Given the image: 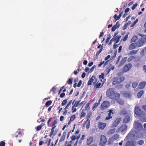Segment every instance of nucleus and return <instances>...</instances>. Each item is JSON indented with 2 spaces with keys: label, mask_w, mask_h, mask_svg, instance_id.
<instances>
[{
  "label": "nucleus",
  "mask_w": 146,
  "mask_h": 146,
  "mask_svg": "<svg viewBox=\"0 0 146 146\" xmlns=\"http://www.w3.org/2000/svg\"><path fill=\"white\" fill-rule=\"evenodd\" d=\"M90 120H88V121L87 122H86V121L85 123H86L87 124L86 128L87 129H88L89 128L90 126Z\"/></svg>",
  "instance_id": "ea45409f"
},
{
  "label": "nucleus",
  "mask_w": 146,
  "mask_h": 146,
  "mask_svg": "<svg viewBox=\"0 0 146 146\" xmlns=\"http://www.w3.org/2000/svg\"><path fill=\"white\" fill-rule=\"evenodd\" d=\"M121 36H119L116 37V43H118L119 42L120 39H121Z\"/></svg>",
  "instance_id": "c03bdc74"
},
{
  "label": "nucleus",
  "mask_w": 146,
  "mask_h": 146,
  "mask_svg": "<svg viewBox=\"0 0 146 146\" xmlns=\"http://www.w3.org/2000/svg\"><path fill=\"white\" fill-rule=\"evenodd\" d=\"M138 35L142 37L137 42V46L139 47H141L143 45L144 43L146 42V35H143L140 33Z\"/></svg>",
  "instance_id": "f03ea898"
},
{
  "label": "nucleus",
  "mask_w": 146,
  "mask_h": 146,
  "mask_svg": "<svg viewBox=\"0 0 146 146\" xmlns=\"http://www.w3.org/2000/svg\"><path fill=\"white\" fill-rule=\"evenodd\" d=\"M128 26V23H126L123 26V30H125L126 29L127 27Z\"/></svg>",
  "instance_id": "e2e57ef3"
},
{
  "label": "nucleus",
  "mask_w": 146,
  "mask_h": 146,
  "mask_svg": "<svg viewBox=\"0 0 146 146\" xmlns=\"http://www.w3.org/2000/svg\"><path fill=\"white\" fill-rule=\"evenodd\" d=\"M138 39V37L136 36H134L132 37L131 40V42H135Z\"/></svg>",
  "instance_id": "cd10ccee"
},
{
  "label": "nucleus",
  "mask_w": 146,
  "mask_h": 146,
  "mask_svg": "<svg viewBox=\"0 0 146 146\" xmlns=\"http://www.w3.org/2000/svg\"><path fill=\"white\" fill-rule=\"evenodd\" d=\"M42 127H41V126H40V125L36 127V130L37 131H39L41 129Z\"/></svg>",
  "instance_id": "6e6d98bb"
},
{
  "label": "nucleus",
  "mask_w": 146,
  "mask_h": 146,
  "mask_svg": "<svg viewBox=\"0 0 146 146\" xmlns=\"http://www.w3.org/2000/svg\"><path fill=\"white\" fill-rule=\"evenodd\" d=\"M114 140L112 137L110 138L108 141V143L110 144H112Z\"/></svg>",
  "instance_id": "473e14b6"
},
{
  "label": "nucleus",
  "mask_w": 146,
  "mask_h": 146,
  "mask_svg": "<svg viewBox=\"0 0 146 146\" xmlns=\"http://www.w3.org/2000/svg\"><path fill=\"white\" fill-rule=\"evenodd\" d=\"M115 92L112 88H110L108 89L106 92L107 96L111 99H113L114 97Z\"/></svg>",
  "instance_id": "20e7f679"
},
{
  "label": "nucleus",
  "mask_w": 146,
  "mask_h": 146,
  "mask_svg": "<svg viewBox=\"0 0 146 146\" xmlns=\"http://www.w3.org/2000/svg\"><path fill=\"white\" fill-rule=\"evenodd\" d=\"M119 136H120L119 134H115L113 135V136L112 137L114 140H115L117 139H118L119 138Z\"/></svg>",
  "instance_id": "bb28decb"
},
{
  "label": "nucleus",
  "mask_w": 146,
  "mask_h": 146,
  "mask_svg": "<svg viewBox=\"0 0 146 146\" xmlns=\"http://www.w3.org/2000/svg\"><path fill=\"white\" fill-rule=\"evenodd\" d=\"M143 93V90L139 92L137 94V96L139 98H140L142 94Z\"/></svg>",
  "instance_id": "72a5a7b5"
},
{
  "label": "nucleus",
  "mask_w": 146,
  "mask_h": 146,
  "mask_svg": "<svg viewBox=\"0 0 146 146\" xmlns=\"http://www.w3.org/2000/svg\"><path fill=\"white\" fill-rule=\"evenodd\" d=\"M114 26H115V27L117 28V29L118 28L120 25V24L119 23V21H117L116 24Z\"/></svg>",
  "instance_id": "79ce46f5"
},
{
  "label": "nucleus",
  "mask_w": 146,
  "mask_h": 146,
  "mask_svg": "<svg viewBox=\"0 0 146 146\" xmlns=\"http://www.w3.org/2000/svg\"><path fill=\"white\" fill-rule=\"evenodd\" d=\"M108 35L109 36V37L107 38L106 41V44H108V43L109 40L111 38L110 35Z\"/></svg>",
  "instance_id": "09e8293b"
},
{
  "label": "nucleus",
  "mask_w": 146,
  "mask_h": 146,
  "mask_svg": "<svg viewBox=\"0 0 146 146\" xmlns=\"http://www.w3.org/2000/svg\"><path fill=\"white\" fill-rule=\"evenodd\" d=\"M56 90V88L55 86H53L52 87L51 90L54 93H55Z\"/></svg>",
  "instance_id": "680f3d73"
},
{
  "label": "nucleus",
  "mask_w": 146,
  "mask_h": 146,
  "mask_svg": "<svg viewBox=\"0 0 146 146\" xmlns=\"http://www.w3.org/2000/svg\"><path fill=\"white\" fill-rule=\"evenodd\" d=\"M109 111V113L108 114V116L106 118V119L107 120H109L110 118H111L113 115L115 113V111H114L113 110H110Z\"/></svg>",
  "instance_id": "9d476101"
},
{
  "label": "nucleus",
  "mask_w": 146,
  "mask_h": 146,
  "mask_svg": "<svg viewBox=\"0 0 146 146\" xmlns=\"http://www.w3.org/2000/svg\"><path fill=\"white\" fill-rule=\"evenodd\" d=\"M145 84L146 82L145 81L141 82L140 83L138 87L139 88L142 89L145 87Z\"/></svg>",
  "instance_id": "dca6fc26"
},
{
  "label": "nucleus",
  "mask_w": 146,
  "mask_h": 146,
  "mask_svg": "<svg viewBox=\"0 0 146 146\" xmlns=\"http://www.w3.org/2000/svg\"><path fill=\"white\" fill-rule=\"evenodd\" d=\"M96 66L95 65H94L90 69L89 72L90 73L92 72L94 68H96Z\"/></svg>",
  "instance_id": "e433bc0d"
},
{
  "label": "nucleus",
  "mask_w": 146,
  "mask_h": 146,
  "mask_svg": "<svg viewBox=\"0 0 146 146\" xmlns=\"http://www.w3.org/2000/svg\"><path fill=\"white\" fill-rule=\"evenodd\" d=\"M86 115V113L85 112V110H83L82 111L81 115V118L84 117Z\"/></svg>",
  "instance_id": "f704fd0d"
},
{
  "label": "nucleus",
  "mask_w": 146,
  "mask_h": 146,
  "mask_svg": "<svg viewBox=\"0 0 146 146\" xmlns=\"http://www.w3.org/2000/svg\"><path fill=\"white\" fill-rule=\"evenodd\" d=\"M134 125L136 129L138 130H141L143 129V127L141 123L138 121H135L134 122Z\"/></svg>",
  "instance_id": "0eeeda50"
},
{
  "label": "nucleus",
  "mask_w": 146,
  "mask_h": 146,
  "mask_svg": "<svg viewBox=\"0 0 146 146\" xmlns=\"http://www.w3.org/2000/svg\"><path fill=\"white\" fill-rule=\"evenodd\" d=\"M114 94L115 97H114V98L113 99L115 100L118 99L119 98L120 96L119 94L117 93H116L115 92Z\"/></svg>",
  "instance_id": "a878e982"
},
{
  "label": "nucleus",
  "mask_w": 146,
  "mask_h": 146,
  "mask_svg": "<svg viewBox=\"0 0 146 146\" xmlns=\"http://www.w3.org/2000/svg\"><path fill=\"white\" fill-rule=\"evenodd\" d=\"M131 66V64L130 63L127 64L124 67L123 70L125 72H127L130 70Z\"/></svg>",
  "instance_id": "1a4fd4ad"
},
{
  "label": "nucleus",
  "mask_w": 146,
  "mask_h": 146,
  "mask_svg": "<svg viewBox=\"0 0 146 146\" xmlns=\"http://www.w3.org/2000/svg\"><path fill=\"white\" fill-rule=\"evenodd\" d=\"M67 83L68 84H72V79H69L67 82Z\"/></svg>",
  "instance_id": "864d4df0"
},
{
  "label": "nucleus",
  "mask_w": 146,
  "mask_h": 146,
  "mask_svg": "<svg viewBox=\"0 0 146 146\" xmlns=\"http://www.w3.org/2000/svg\"><path fill=\"white\" fill-rule=\"evenodd\" d=\"M72 100H71L67 104V105H66V106L65 108V109H66L68 108L69 107V106L71 105L72 103Z\"/></svg>",
  "instance_id": "c9c22d12"
},
{
  "label": "nucleus",
  "mask_w": 146,
  "mask_h": 146,
  "mask_svg": "<svg viewBox=\"0 0 146 146\" xmlns=\"http://www.w3.org/2000/svg\"><path fill=\"white\" fill-rule=\"evenodd\" d=\"M127 59V57H125L123 58L121 60V62L120 63V66H121L123 65L124 63L125 62Z\"/></svg>",
  "instance_id": "c756f323"
},
{
  "label": "nucleus",
  "mask_w": 146,
  "mask_h": 146,
  "mask_svg": "<svg viewBox=\"0 0 146 146\" xmlns=\"http://www.w3.org/2000/svg\"><path fill=\"white\" fill-rule=\"evenodd\" d=\"M127 129V126L125 125H122L119 129V131L123 132L125 131Z\"/></svg>",
  "instance_id": "f8f14e48"
},
{
  "label": "nucleus",
  "mask_w": 146,
  "mask_h": 146,
  "mask_svg": "<svg viewBox=\"0 0 146 146\" xmlns=\"http://www.w3.org/2000/svg\"><path fill=\"white\" fill-rule=\"evenodd\" d=\"M116 38H113L112 39H111V40H110V42L109 43V45H110V44H111L112 42V41L113 40V41H115L116 40Z\"/></svg>",
  "instance_id": "13d9d810"
},
{
  "label": "nucleus",
  "mask_w": 146,
  "mask_h": 146,
  "mask_svg": "<svg viewBox=\"0 0 146 146\" xmlns=\"http://www.w3.org/2000/svg\"><path fill=\"white\" fill-rule=\"evenodd\" d=\"M110 103L108 101L104 102L101 105V108L102 110H104L108 108L110 106Z\"/></svg>",
  "instance_id": "423d86ee"
},
{
  "label": "nucleus",
  "mask_w": 146,
  "mask_h": 146,
  "mask_svg": "<svg viewBox=\"0 0 146 146\" xmlns=\"http://www.w3.org/2000/svg\"><path fill=\"white\" fill-rule=\"evenodd\" d=\"M104 61H101L100 63L98 65V67H100L101 66L104 64Z\"/></svg>",
  "instance_id": "69168bd1"
},
{
  "label": "nucleus",
  "mask_w": 146,
  "mask_h": 146,
  "mask_svg": "<svg viewBox=\"0 0 146 146\" xmlns=\"http://www.w3.org/2000/svg\"><path fill=\"white\" fill-rule=\"evenodd\" d=\"M134 112L135 114L138 117H141L145 115V113L143 110H142L140 108L136 106L134 108Z\"/></svg>",
  "instance_id": "f257e3e1"
},
{
  "label": "nucleus",
  "mask_w": 146,
  "mask_h": 146,
  "mask_svg": "<svg viewBox=\"0 0 146 146\" xmlns=\"http://www.w3.org/2000/svg\"><path fill=\"white\" fill-rule=\"evenodd\" d=\"M130 120V117L129 115H126L123 119V122L125 123H127L129 122Z\"/></svg>",
  "instance_id": "412c9836"
},
{
  "label": "nucleus",
  "mask_w": 146,
  "mask_h": 146,
  "mask_svg": "<svg viewBox=\"0 0 146 146\" xmlns=\"http://www.w3.org/2000/svg\"><path fill=\"white\" fill-rule=\"evenodd\" d=\"M52 119V117H50L49 119H48V122H47V124H48V127H49V124L50 122H51V120Z\"/></svg>",
  "instance_id": "052dcab7"
},
{
  "label": "nucleus",
  "mask_w": 146,
  "mask_h": 146,
  "mask_svg": "<svg viewBox=\"0 0 146 146\" xmlns=\"http://www.w3.org/2000/svg\"><path fill=\"white\" fill-rule=\"evenodd\" d=\"M73 121V115H72L71 116V117H70V120L68 122V125H69L71 123V121Z\"/></svg>",
  "instance_id": "3c124183"
},
{
  "label": "nucleus",
  "mask_w": 146,
  "mask_h": 146,
  "mask_svg": "<svg viewBox=\"0 0 146 146\" xmlns=\"http://www.w3.org/2000/svg\"><path fill=\"white\" fill-rule=\"evenodd\" d=\"M101 47L102 48H101L100 50L97 52L96 56L98 55L99 54L102 52L103 49L102 48V46Z\"/></svg>",
  "instance_id": "4d7b16f0"
},
{
  "label": "nucleus",
  "mask_w": 146,
  "mask_h": 146,
  "mask_svg": "<svg viewBox=\"0 0 146 146\" xmlns=\"http://www.w3.org/2000/svg\"><path fill=\"white\" fill-rule=\"evenodd\" d=\"M67 102V100L65 99L63 100L62 103V105L63 106Z\"/></svg>",
  "instance_id": "de8ad7c7"
},
{
  "label": "nucleus",
  "mask_w": 146,
  "mask_h": 146,
  "mask_svg": "<svg viewBox=\"0 0 146 146\" xmlns=\"http://www.w3.org/2000/svg\"><path fill=\"white\" fill-rule=\"evenodd\" d=\"M137 85L138 84L137 82H133L132 86L133 88H135L137 87Z\"/></svg>",
  "instance_id": "4c0bfd02"
},
{
  "label": "nucleus",
  "mask_w": 146,
  "mask_h": 146,
  "mask_svg": "<svg viewBox=\"0 0 146 146\" xmlns=\"http://www.w3.org/2000/svg\"><path fill=\"white\" fill-rule=\"evenodd\" d=\"M103 86V84L102 85L100 82H98L97 84L95 86V87L97 88H101Z\"/></svg>",
  "instance_id": "7c9ffc66"
},
{
  "label": "nucleus",
  "mask_w": 146,
  "mask_h": 146,
  "mask_svg": "<svg viewBox=\"0 0 146 146\" xmlns=\"http://www.w3.org/2000/svg\"><path fill=\"white\" fill-rule=\"evenodd\" d=\"M92 113L91 111H89L87 115V120L86 121V122H87L88 120H89V118L91 117L92 115Z\"/></svg>",
  "instance_id": "c85d7f7f"
},
{
  "label": "nucleus",
  "mask_w": 146,
  "mask_h": 146,
  "mask_svg": "<svg viewBox=\"0 0 146 146\" xmlns=\"http://www.w3.org/2000/svg\"><path fill=\"white\" fill-rule=\"evenodd\" d=\"M94 78H95V77L93 76L88 81V85H91L92 83L94 81Z\"/></svg>",
  "instance_id": "393cba45"
},
{
  "label": "nucleus",
  "mask_w": 146,
  "mask_h": 146,
  "mask_svg": "<svg viewBox=\"0 0 146 146\" xmlns=\"http://www.w3.org/2000/svg\"><path fill=\"white\" fill-rule=\"evenodd\" d=\"M125 78V77L123 76L116 78L113 81V85H115L120 83L124 81Z\"/></svg>",
  "instance_id": "39448f33"
},
{
  "label": "nucleus",
  "mask_w": 146,
  "mask_h": 146,
  "mask_svg": "<svg viewBox=\"0 0 146 146\" xmlns=\"http://www.w3.org/2000/svg\"><path fill=\"white\" fill-rule=\"evenodd\" d=\"M65 138V136H64V135H63L62 136L60 139V140H59V142H60L62 141H64V139Z\"/></svg>",
  "instance_id": "8fccbe9b"
},
{
  "label": "nucleus",
  "mask_w": 146,
  "mask_h": 146,
  "mask_svg": "<svg viewBox=\"0 0 146 146\" xmlns=\"http://www.w3.org/2000/svg\"><path fill=\"white\" fill-rule=\"evenodd\" d=\"M115 130L116 129L115 128L110 129L108 132L107 135H110L113 134L115 132Z\"/></svg>",
  "instance_id": "6ab92c4d"
},
{
  "label": "nucleus",
  "mask_w": 146,
  "mask_h": 146,
  "mask_svg": "<svg viewBox=\"0 0 146 146\" xmlns=\"http://www.w3.org/2000/svg\"><path fill=\"white\" fill-rule=\"evenodd\" d=\"M71 140L69 142L66 141L64 146H72V144L73 143L72 141H73V135L71 136Z\"/></svg>",
  "instance_id": "ddd939ff"
},
{
  "label": "nucleus",
  "mask_w": 146,
  "mask_h": 146,
  "mask_svg": "<svg viewBox=\"0 0 146 146\" xmlns=\"http://www.w3.org/2000/svg\"><path fill=\"white\" fill-rule=\"evenodd\" d=\"M16 133H17L18 135H19V137H20L22 135V132L21 131H19V132L17 131Z\"/></svg>",
  "instance_id": "bf43d9fd"
},
{
  "label": "nucleus",
  "mask_w": 146,
  "mask_h": 146,
  "mask_svg": "<svg viewBox=\"0 0 146 146\" xmlns=\"http://www.w3.org/2000/svg\"><path fill=\"white\" fill-rule=\"evenodd\" d=\"M123 94L127 97L129 98H131V94L129 92H125Z\"/></svg>",
  "instance_id": "5701e85b"
},
{
  "label": "nucleus",
  "mask_w": 146,
  "mask_h": 146,
  "mask_svg": "<svg viewBox=\"0 0 146 146\" xmlns=\"http://www.w3.org/2000/svg\"><path fill=\"white\" fill-rule=\"evenodd\" d=\"M137 5V3H135V4L132 7V10H133L135 9Z\"/></svg>",
  "instance_id": "0e129e2a"
},
{
  "label": "nucleus",
  "mask_w": 146,
  "mask_h": 146,
  "mask_svg": "<svg viewBox=\"0 0 146 146\" xmlns=\"http://www.w3.org/2000/svg\"><path fill=\"white\" fill-rule=\"evenodd\" d=\"M107 139L106 137L104 135H101L100 141V144L102 146H104L106 143Z\"/></svg>",
  "instance_id": "6e6552de"
},
{
  "label": "nucleus",
  "mask_w": 146,
  "mask_h": 146,
  "mask_svg": "<svg viewBox=\"0 0 146 146\" xmlns=\"http://www.w3.org/2000/svg\"><path fill=\"white\" fill-rule=\"evenodd\" d=\"M139 51L138 49L136 50H133L130 51L129 53V55H133L136 54Z\"/></svg>",
  "instance_id": "4be33fe9"
},
{
  "label": "nucleus",
  "mask_w": 146,
  "mask_h": 146,
  "mask_svg": "<svg viewBox=\"0 0 146 146\" xmlns=\"http://www.w3.org/2000/svg\"><path fill=\"white\" fill-rule=\"evenodd\" d=\"M146 52V47H145L141 51V54H144V53H145Z\"/></svg>",
  "instance_id": "a19ab883"
},
{
  "label": "nucleus",
  "mask_w": 146,
  "mask_h": 146,
  "mask_svg": "<svg viewBox=\"0 0 146 146\" xmlns=\"http://www.w3.org/2000/svg\"><path fill=\"white\" fill-rule=\"evenodd\" d=\"M52 102L51 100H49L47 101L45 103V106L46 107H48L52 103Z\"/></svg>",
  "instance_id": "2f4dec72"
},
{
  "label": "nucleus",
  "mask_w": 146,
  "mask_h": 146,
  "mask_svg": "<svg viewBox=\"0 0 146 146\" xmlns=\"http://www.w3.org/2000/svg\"><path fill=\"white\" fill-rule=\"evenodd\" d=\"M128 34L127 35H126L124 37V38H122L121 40H122L123 41H125L128 38Z\"/></svg>",
  "instance_id": "a18cd8bd"
},
{
  "label": "nucleus",
  "mask_w": 146,
  "mask_h": 146,
  "mask_svg": "<svg viewBox=\"0 0 146 146\" xmlns=\"http://www.w3.org/2000/svg\"><path fill=\"white\" fill-rule=\"evenodd\" d=\"M58 120L57 119L54 120L53 121L52 124L51 125V126L52 127V128L51 129V131L49 135V136L50 137H51L52 135H55L57 133V131H54V129L56 127L55 125L57 124Z\"/></svg>",
  "instance_id": "7ed1b4c3"
},
{
  "label": "nucleus",
  "mask_w": 146,
  "mask_h": 146,
  "mask_svg": "<svg viewBox=\"0 0 146 146\" xmlns=\"http://www.w3.org/2000/svg\"><path fill=\"white\" fill-rule=\"evenodd\" d=\"M125 146H135V143L134 142L128 141L127 142Z\"/></svg>",
  "instance_id": "f3484780"
},
{
  "label": "nucleus",
  "mask_w": 146,
  "mask_h": 146,
  "mask_svg": "<svg viewBox=\"0 0 146 146\" xmlns=\"http://www.w3.org/2000/svg\"><path fill=\"white\" fill-rule=\"evenodd\" d=\"M94 140L93 137H90L87 139V143L88 145L90 144L93 142Z\"/></svg>",
  "instance_id": "4468645a"
},
{
  "label": "nucleus",
  "mask_w": 146,
  "mask_h": 146,
  "mask_svg": "<svg viewBox=\"0 0 146 146\" xmlns=\"http://www.w3.org/2000/svg\"><path fill=\"white\" fill-rule=\"evenodd\" d=\"M137 43H133L131 44L129 46V50H132L135 48L137 46Z\"/></svg>",
  "instance_id": "2eb2a0df"
},
{
  "label": "nucleus",
  "mask_w": 146,
  "mask_h": 146,
  "mask_svg": "<svg viewBox=\"0 0 146 146\" xmlns=\"http://www.w3.org/2000/svg\"><path fill=\"white\" fill-rule=\"evenodd\" d=\"M111 70V66H110L106 70V71L107 73V74H108L110 72Z\"/></svg>",
  "instance_id": "49530a36"
},
{
  "label": "nucleus",
  "mask_w": 146,
  "mask_h": 146,
  "mask_svg": "<svg viewBox=\"0 0 146 146\" xmlns=\"http://www.w3.org/2000/svg\"><path fill=\"white\" fill-rule=\"evenodd\" d=\"M106 124L105 123H100L99 124V127L101 129H103L106 126Z\"/></svg>",
  "instance_id": "aec40b11"
},
{
  "label": "nucleus",
  "mask_w": 146,
  "mask_h": 146,
  "mask_svg": "<svg viewBox=\"0 0 146 146\" xmlns=\"http://www.w3.org/2000/svg\"><path fill=\"white\" fill-rule=\"evenodd\" d=\"M144 143V141L143 140H140L138 141L137 143L140 145H143Z\"/></svg>",
  "instance_id": "58836bf2"
},
{
  "label": "nucleus",
  "mask_w": 146,
  "mask_h": 146,
  "mask_svg": "<svg viewBox=\"0 0 146 146\" xmlns=\"http://www.w3.org/2000/svg\"><path fill=\"white\" fill-rule=\"evenodd\" d=\"M100 104V103L99 102V103H94V107H95V108H96V107H97L98 106V105Z\"/></svg>",
  "instance_id": "338daca9"
},
{
  "label": "nucleus",
  "mask_w": 146,
  "mask_h": 146,
  "mask_svg": "<svg viewBox=\"0 0 146 146\" xmlns=\"http://www.w3.org/2000/svg\"><path fill=\"white\" fill-rule=\"evenodd\" d=\"M127 113V111L124 109H122L119 112L121 115H124Z\"/></svg>",
  "instance_id": "a211bd4d"
},
{
  "label": "nucleus",
  "mask_w": 146,
  "mask_h": 146,
  "mask_svg": "<svg viewBox=\"0 0 146 146\" xmlns=\"http://www.w3.org/2000/svg\"><path fill=\"white\" fill-rule=\"evenodd\" d=\"M121 121V119L117 118L113 122L112 126L113 127H116L119 123Z\"/></svg>",
  "instance_id": "9b49d317"
},
{
  "label": "nucleus",
  "mask_w": 146,
  "mask_h": 146,
  "mask_svg": "<svg viewBox=\"0 0 146 146\" xmlns=\"http://www.w3.org/2000/svg\"><path fill=\"white\" fill-rule=\"evenodd\" d=\"M138 19H136L135 21L133 23V24L131 26V27H132L133 26L138 22Z\"/></svg>",
  "instance_id": "5fc2aeb1"
},
{
  "label": "nucleus",
  "mask_w": 146,
  "mask_h": 146,
  "mask_svg": "<svg viewBox=\"0 0 146 146\" xmlns=\"http://www.w3.org/2000/svg\"><path fill=\"white\" fill-rule=\"evenodd\" d=\"M80 137V134L78 135L77 136L76 135H74V141L76 139H78Z\"/></svg>",
  "instance_id": "37998d69"
},
{
  "label": "nucleus",
  "mask_w": 146,
  "mask_h": 146,
  "mask_svg": "<svg viewBox=\"0 0 146 146\" xmlns=\"http://www.w3.org/2000/svg\"><path fill=\"white\" fill-rule=\"evenodd\" d=\"M116 28H117L116 27H115V26L114 25L112 28L111 31H115L116 29Z\"/></svg>",
  "instance_id": "774afa93"
},
{
  "label": "nucleus",
  "mask_w": 146,
  "mask_h": 146,
  "mask_svg": "<svg viewBox=\"0 0 146 146\" xmlns=\"http://www.w3.org/2000/svg\"><path fill=\"white\" fill-rule=\"evenodd\" d=\"M122 12H121L119 14V15H118V16H117V15L116 14H115L114 16V18L116 19V20H119L120 19V18L122 15Z\"/></svg>",
  "instance_id": "b1692460"
},
{
  "label": "nucleus",
  "mask_w": 146,
  "mask_h": 146,
  "mask_svg": "<svg viewBox=\"0 0 146 146\" xmlns=\"http://www.w3.org/2000/svg\"><path fill=\"white\" fill-rule=\"evenodd\" d=\"M5 143L3 141H1L0 142V146H5Z\"/></svg>",
  "instance_id": "603ef678"
}]
</instances>
